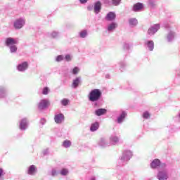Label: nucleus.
<instances>
[{"instance_id":"nucleus-22","label":"nucleus","mask_w":180,"mask_h":180,"mask_svg":"<svg viewBox=\"0 0 180 180\" xmlns=\"http://www.w3.org/2000/svg\"><path fill=\"white\" fill-rule=\"evenodd\" d=\"M79 82H81V77H76L73 79L72 84V88H77L79 85Z\"/></svg>"},{"instance_id":"nucleus-10","label":"nucleus","mask_w":180,"mask_h":180,"mask_svg":"<svg viewBox=\"0 0 180 180\" xmlns=\"http://www.w3.org/2000/svg\"><path fill=\"white\" fill-rule=\"evenodd\" d=\"M27 67H29V64L27 63V62H23L17 66V70L20 72H23L24 71H26V70H27Z\"/></svg>"},{"instance_id":"nucleus-1","label":"nucleus","mask_w":180,"mask_h":180,"mask_svg":"<svg viewBox=\"0 0 180 180\" xmlns=\"http://www.w3.org/2000/svg\"><path fill=\"white\" fill-rule=\"evenodd\" d=\"M101 96H102V91L100 89H93L89 94V101L90 102H96L101 99Z\"/></svg>"},{"instance_id":"nucleus-43","label":"nucleus","mask_w":180,"mask_h":180,"mask_svg":"<svg viewBox=\"0 0 180 180\" xmlns=\"http://www.w3.org/2000/svg\"><path fill=\"white\" fill-rule=\"evenodd\" d=\"M80 4H84L88 2V0H79Z\"/></svg>"},{"instance_id":"nucleus-19","label":"nucleus","mask_w":180,"mask_h":180,"mask_svg":"<svg viewBox=\"0 0 180 180\" xmlns=\"http://www.w3.org/2000/svg\"><path fill=\"white\" fill-rule=\"evenodd\" d=\"M106 112H108V110L105 108H98L95 111V115H96V116H102V115H105Z\"/></svg>"},{"instance_id":"nucleus-39","label":"nucleus","mask_w":180,"mask_h":180,"mask_svg":"<svg viewBox=\"0 0 180 180\" xmlns=\"http://www.w3.org/2000/svg\"><path fill=\"white\" fill-rule=\"evenodd\" d=\"M65 60L66 61H71V60H72V57L70 56V55H66L65 57H64Z\"/></svg>"},{"instance_id":"nucleus-35","label":"nucleus","mask_w":180,"mask_h":180,"mask_svg":"<svg viewBox=\"0 0 180 180\" xmlns=\"http://www.w3.org/2000/svg\"><path fill=\"white\" fill-rule=\"evenodd\" d=\"M51 37L53 39H56V37H58V32L53 31L51 33Z\"/></svg>"},{"instance_id":"nucleus-41","label":"nucleus","mask_w":180,"mask_h":180,"mask_svg":"<svg viewBox=\"0 0 180 180\" xmlns=\"http://www.w3.org/2000/svg\"><path fill=\"white\" fill-rule=\"evenodd\" d=\"M52 176H56L57 175V171L55 169H53L51 170V173Z\"/></svg>"},{"instance_id":"nucleus-20","label":"nucleus","mask_w":180,"mask_h":180,"mask_svg":"<svg viewBox=\"0 0 180 180\" xmlns=\"http://www.w3.org/2000/svg\"><path fill=\"white\" fill-rule=\"evenodd\" d=\"M128 22L130 27H135V26H137V24L139 23L136 18H129Z\"/></svg>"},{"instance_id":"nucleus-36","label":"nucleus","mask_w":180,"mask_h":180,"mask_svg":"<svg viewBox=\"0 0 180 180\" xmlns=\"http://www.w3.org/2000/svg\"><path fill=\"white\" fill-rule=\"evenodd\" d=\"M49 91L50 89H49V87H44L42 90L43 95H49Z\"/></svg>"},{"instance_id":"nucleus-25","label":"nucleus","mask_w":180,"mask_h":180,"mask_svg":"<svg viewBox=\"0 0 180 180\" xmlns=\"http://www.w3.org/2000/svg\"><path fill=\"white\" fill-rule=\"evenodd\" d=\"M98 146L101 147H108V143H106V139L101 138L98 141Z\"/></svg>"},{"instance_id":"nucleus-34","label":"nucleus","mask_w":180,"mask_h":180,"mask_svg":"<svg viewBox=\"0 0 180 180\" xmlns=\"http://www.w3.org/2000/svg\"><path fill=\"white\" fill-rule=\"evenodd\" d=\"M120 2H122V0H112V4L114 6L120 5Z\"/></svg>"},{"instance_id":"nucleus-3","label":"nucleus","mask_w":180,"mask_h":180,"mask_svg":"<svg viewBox=\"0 0 180 180\" xmlns=\"http://www.w3.org/2000/svg\"><path fill=\"white\" fill-rule=\"evenodd\" d=\"M25 25H26V20L25 19V18H17L13 22L14 28L17 30H19V29H22V27H23Z\"/></svg>"},{"instance_id":"nucleus-29","label":"nucleus","mask_w":180,"mask_h":180,"mask_svg":"<svg viewBox=\"0 0 180 180\" xmlns=\"http://www.w3.org/2000/svg\"><path fill=\"white\" fill-rule=\"evenodd\" d=\"M79 35L82 39H85V37L88 36V32L86 30H84L79 33Z\"/></svg>"},{"instance_id":"nucleus-33","label":"nucleus","mask_w":180,"mask_h":180,"mask_svg":"<svg viewBox=\"0 0 180 180\" xmlns=\"http://www.w3.org/2000/svg\"><path fill=\"white\" fill-rule=\"evenodd\" d=\"M64 60V56L63 55H59L56 58V61L57 63H60V61H63Z\"/></svg>"},{"instance_id":"nucleus-4","label":"nucleus","mask_w":180,"mask_h":180,"mask_svg":"<svg viewBox=\"0 0 180 180\" xmlns=\"http://www.w3.org/2000/svg\"><path fill=\"white\" fill-rule=\"evenodd\" d=\"M160 167V168H166L167 165L165 163L161 164V162L158 159H155L151 163H150V167L153 169L155 168H158Z\"/></svg>"},{"instance_id":"nucleus-37","label":"nucleus","mask_w":180,"mask_h":180,"mask_svg":"<svg viewBox=\"0 0 180 180\" xmlns=\"http://www.w3.org/2000/svg\"><path fill=\"white\" fill-rule=\"evenodd\" d=\"M70 102V101L68 99H63L61 101V104L63 105V106H67V105H68V103Z\"/></svg>"},{"instance_id":"nucleus-44","label":"nucleus","mask_w":180,"mask_h":180,"mask_svg":"<svg viewBox=\"0 0 180 180\" xmlns=\"http://www.w3.org/2000/svg\"><path fill=\"white\" fill-rule=\"evenodd\" d=\"M44 154L46 155L47 154H49V150L46 149V150L44 151Z\"/></svg>"},{"instance_id":"nucleus-17","label":"nucleus","mask_w":180,"mask_h":180,"mask_svg":"<svg viewBox=\"0 0 180 180\" xmlns=\"http://www.w3.org/2000/svg\"><path fill=\"white\" fill-rule=\"evenodd\" d=\"M37 172V168H36V166L31 165L28 167L27 174L29 175H34Z\"/></svg>"},{"instance_id":"nucleus-21","label":"nucleus","mask_w":180,"mask_h":180,"mask_svg":"<svg viewBox=\"0 0 180 180\" xmlns=\"http://www.w3.org/2000/svg\"><path fill=\"white\" fill-rule=\"evenodd\" d=\"M145 45L148 47L150 51H153L154 50V41H146L145 42Z\"/></svg>"},{"instance_id":"nucleus-27","label":"nucleus","mask_w":180,"mask_h":180,"mask_svg":"<svg viewBox=\"0 0 180 180\" xmlns=\"http://www.w3.org/2000/svg\"><path fill=\"white\" fill-rule=\"evenodd\" d=\"M6 96V89L4 86H0V98Z\"/></svg>"},{"instance_id":"nucleus-8","label":"nucleus","mask_w":180,"mask_h":180,"mask_svg":"<svg viewBox=\"0 0 180 180\" xmlns=\"http://www.w3.org/2000/svg\"><path fill=\"white\" fill-rule=\"evenodd\" d=\"M64 119H65V117H64V114H63V113H59V114L55 115L54 120L57 124H61V123H63V122H64Z\"/></svg>"},{"instance_id":"nucleus-32","label":"nucleus","mask_w":180,"mask_h":180,"mask_svg":"<svg viewBox=\"0 0 180 180\" xmlns=\"http://www.w3.org/2000/svg\"><path fill=\"white\" fill-rule=\"evenodd\" d=\"M8 47L10 48L11 53H16V51H18V47H16V45H13Z\"/></svg>"},{"instance_id":"nucleus-18","label":"nucleus","mask_w":180,"mask_h":180,"mask_svg":"<svg viewBox=\"0 0 180 180\" xmlns=\"http://www.w3.org/2000/svg\"><path fill=\"white\" fill-rule=\"evenodd\" d=\"M174 37H175V32L172 31H169V32L167 34V40L169 43H171V41L174 40Z\"/></svg>"},{"instance_id":"nucleus-23","label":"nucleus","mask_w":180,"mask_h":180,"mask_svg":"<svg viewBox=\"0 0 180 180\" xmlns=\"http://www.w3.org/2000/svg\"><path fill=\"white\" fill-rule=\"evenodd\" d=\"M143 8V4L141 3H137L133 7V11L134 12H139V11H141V9Z\"/></svg>"},{"instance_id":"nucleus-16","label":"nucleus","mask_w":180,"mask_h":180,"mask_svg":"<svg viewBox=\"0 0 180 180\" xmlns=\"http://www.w3.org/2000/svg\"><path fill=\"white\" fill-rule=\"evenodd\" d=\"M101 9H102V4L101 1H97L94 4V13L96 15H98L99 12H101Z\"/></svg>"},{"instance_id":"nucleus-5","label":"nucleus","mask_w":180,"mask_h":180,"mask_svg":"<svg viewBox=\"0 0 180 180\" xmlns=\"http://www.w3.org/2000/svg\"><path fill=\"white\" fill-rule=\"evenodd\" d=\"M158 30H160L159 24H155L148 30V34H149V36H153L155 34Z\"/></svg>"},{"instance_id":"nucleus-47","label":"nucleus","mask_w":180,"mask_h":180,"mask_svg":"<svg viewBox=\"0 0 180 180\" xmlns=\"http://www.w3.org/2000/svg\"><path fill=\"white\" fill-rule=\"evenodd\" d=\"M19 1H22V0H19Z\"/></svg>"},{"instance_id":"nucleus-11","label":"nucleus","mask_w":180,"mask_h":180,"mask_svg":"<svg viewBox=\"0 0 180 180\" xmlns=\"http://www.w3.org/2000/svg\"><path fill=\"white\" fill-rule=\"evenodd\" d=\"M29 126V122L27 121V119L23 118L20 122V129L21 130H26Z\"/></svg>"},{"instance_id":"nucleus-40","label":"nucleus","mask_w":180,"mask_h":180,"mask_svg":"<svg viewBox=\"0 0 180 180\" xmlns=\"http://www.w3.org/2000/svg\"><path fill=\"white\" fill-rule=\"evenodd\" d=\"M123 49L124 50H129V49H130V45H129L127 43H125L123 45Z\"/></svg>"},{"instance_id":"nucleus-45","label":"nucleus","mask_w":180,"mask_h":180,"mask_svg":"<svg viewBox=\"0 0 180 180\" xmlns=\"http://www.w3.org/2000/svg\"><path fill=\"white\" fill-rule=\"evenodd\" d=\"M92 6H89L88 7H87V10L88 11H92Z\"/></svg>"},{"instance_id":"nucleus-24","label":"nucleus","mask_w":180,"mask_h":180,"mask_svg":"<svg viewBox=\"0 0 180 180\" xmlns=\"http://www.w3.org/2000/svg\"><path fill=\"white\" fill-rule=\"evenodd\" d=\"M99 129V123L98 122H94L91 124L90 127L91 131H96Z\"/></svg>"},{"instance_id":"nucleus-30","label":"nucleus","mask_w":180,"mask_h":180,"mask_svg":"<svg viewBox=\"0 0 180 180\" xmlns=\"http://www.w3.org/2000/svg\"><path fill=\"white\" fill-rule=\"evenodd\" d=\"M79 71H81V69H79V68H78V67H75L73 69H72L71 73H72L73 75H78Z\"/></svg>"},{"instance_id":"nucleus-13","label":"nucleus","mask_w":180,"mask_h":180,"mask_svg":"<svg viewBox=\"0 0 180 180\" xmlns=\"http://www.w3.org/2000/svg\"><path fill=\"white\" fill-rule=\"evenodd\" d=\"M119 143V137L115 134L110 136V144L112 146H116Z\"/></svg>"},{"instance_id":"nucleus-12","label":"nucleus","mask_w":180,"mask_h":180,"mask_svg":"<svg viewBox=\"0 0 180 180\" xmlns=\"http://www.w3.org/2000/svg\"><path fill=\"white\" fill-rule=\"evenodd\" d=\"M116 19V13L115 12H109L105 16V20L108 22H113Z\"/></svg>"},{"instance_id":"nucleus-7","label":"nucleus","mask_w":180,"mask_h":180,"mask_svg":"<svg viewBox=\"0 0 180 180\" xmlns=\"http://www.w3.org/2000/svg\"><path fill=\"white\" fill-rule=\"evenodd\" d=\"M157 178L159 180H167L168 179V172L167 170L159 171Z\"/></svg>"},{"instance_id":"nucleus-42","label":"nucleus","mask_w":180,"mask_h":180,"mask_svg":"<svg viewBox=\"0 0 180 180\" xmlns=\"http://www.w3.org/2000/svg\"><path fill=\"white\" fill-rule=\"evenodd\" d=\"M40 123H41L42 124H46V119L41 118L40 120Z\"/></svg>"},{"instance_id":"nucleus-15","label":"nucleus","mask_w":180,"mask_h":180,"mask_svg":"<svg viewBox=\"0 0 180 180\" xmlns=\"http://www.w3.org/2000/svg\"><path fill=\"white\" fill-rule=\"evenodd\" d=\"M126 116H127V113L126 112L122 111V113L120 115V116L117 119V123L120 124L123 123L124 122V119L126 118Z\"/></svg>"},{"instance_id":"nucleus-31","label":"nucleus","mask_w":180,"mask_h":180,"mask_svg":"<svg viewBox=\"0 0 180 180\" xmlns=\"http://www.w3.org/2000/svg\"><path fill=\"white\" fill-rule=\"evenodd\" d=\"M148 4L150 8H155L157 6L155 0H148Z\"/></svg>"},{"instance_id":"nucleus-6","label":"nucleus","mask_w":180,"mask_h":180,"mask_svg":"<svg viewBox=\"0 0 180 180\" xmlns=\"http://www.w3.org/2000/svg\"><path fill=\"white\" fill-rule=\"evenodd\" d=\"M49 105H50V103L47 99H42L40 101V102L38 104V109H39V110H43V109H46V108L49 107Z\"/></svg>"},{"instance_id":"nucleus-26","label":"nucleus","mask_w":180,"mask_h":180,"mask_svg":"<svg viewBox=\"0 0 180 180\" xmlns=\"http://www.w3.org/2000/svg\"><path fill=\"white\" fill-rule=\"evenodd\" d=\"M72 142L70 140H65L63 143H62V146L64 147V148H70V147H71L72 145Z\"/></svg>"},{"instance_id":"nucleus-14","label":"nucleus","mask_w":180,"mask_h":180,"mask_svg":"<svg viewBox=\"0 0 180 180\" xmlns=\"http://www.w3.org/2000/svg\"><path fill=\"white\" fill-rule=\"evenodd\" d=\"M117 27V22H112L107 26L108 32H114Z\"/></svg>"},{"instance_id":"nucleus-46","label":"nucleus","mask_w":180,"mask_h":180,"mask_svg":"<svg viewBox=\"0 0 180 180\" xmlns=\"http://www.w3.org/2000/svg\"><path fill=\"white\" fill-rule=\"evenodd\" d=\"M89 180H96V178H95V176H91Z\"/></svg>"},{"instance_id":"nucleus-9","label":"nucleus","mask_w":180,"mask_h":180,"mask_svg":"<svg viewBox=\"0 0 180 180\" xmlns=\"http://www.w3.org/2000/svg\"><path fill=\"white\" fill-rule=\"evenodd\" d=\"M16 44H18V39L11 37L6 39V45L7 46V47H11Z\"/></svg>"},{"instance_id":"nucleus-38","label":"nucleus","mask_w":180,"mask_h":180,"mask_svg":"<svg viewBox=\"0 0 180 180\" xmlns=\"http://www.w3.org/2000/svg\"><path fill=\"white\" fill-rule=\"evenodd\" d=\"M143 119H148L150 117V112L148 111H146L143 114Z\"/></svg>"},{"instance_id":"nucleus-28","label":"nucleus","mask_w":180,"mask_h":180,"mask_svg":"<svg viewBox=\"0 0 180 180\" xmlns=\"http://www.w3.org/2000/svg\"><path fill=\"white\" fill-rule=\"evenodd\" d=\"M60 174L62 175V176H67V175L70 174V171L68 169L63 168L60 171Z\"/></svg>"},{"instance_id":"nucleus-2","label":"nucleus","mask_w":180,"mask_h":180,"mask_svg":"<svg viewBox=\"0 0 180 180\" xmlns=\"http://www.w3.org/2000/svg\"><path fill=\"white\" fill-rule=\"evenodd\" d=\"M131 157H133V153H131L130 150H124L118 161L120 164L124 165L127 161H129Z\"/></svg>"}]
</instances>
